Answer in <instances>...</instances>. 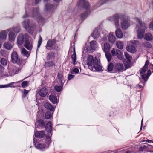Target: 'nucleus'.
<instances>
[{
  "label": "nucleus",
  "instance_id": "obj_1",
  "mask_svg": "<svg viewBox=\"0 0 153 153\" xmlns=\"http://www.w3.org/2000/svg\"><path fill=\"white\" fill-rule=\"evenodd\" d=\"M52 128L51 122L50 121H48L46 123L45 127L46 130L48 134V136H46V139L42 142H35V139L34 138H33V143L37 149L40 150H43L48 147L49 144L51 141V132Z\"/></svg>",
  "mask_w": 153,
  "mask_h": 153
},
{
  "label": "nucleus",
  "instance_id": "obj_2",
  "mask_svg": "<svg viewBox=\"0 0 153 153\" xmlns=\"http://www.w3.org/2000/svg\"><path fill=\"white\" fill-rule=\"evenodd\" d=\"M87 65L89 68L93 71H100L102 70V67L98 59L92 55L88 56Z\"/></svg>",
  "mask_w": 153,
  "mask_h": 153
},
{
  "label": "nucleus",
  "instance_id": "obj_3",
  "mask_svg": "<svg viewBox=\"0 0 153 153\" xmlns=\"http://www.w3.org/2000/svg\"><path fill=\"white\" fill-rule=\"evenodd\" d=\"M32 0H27V3L25 4V13L23 16V18H25L27 17H31L34 18L38 15L39 14V9L38 8H33L31 7L30 1Z\"/></svg>",
  "mask_w": 153,
  "mask_h": 153
},
{
  "label": "nucleus",
  "instance_id": "obj_4",
  "mask_svg": "<svg viewBox=\"0 0 153 153\" xmlns=\"http://www.w3.org/2000/svg\"><path fill=\"white\" fill-rule=\"evenodd\" d=\"M22 25L27 32L31 34L33 33L35 27L34 23L31 22L29 19H25Z\"/></svg>",
  "mask_w": 153,
  "mask_h": 153
},
{
  "label": "nucleus",
  "instance_id": "obj_5",
  "mask_svg": "<svg viewBox=\"0 0 153 153\" xmlns=\"http://www.w3.org/2000/svg\"><path fill=\"white\" fill-rule=\"evenodd\" d=\"M135 20L138 23L140 26L138 27L137 31V37L138 38L141 39L143 38L145 30L146 28V25L144 23L142 22L138 18H136Z\"/></svg>",
  "mask_w": 153,
  "mask_h": 153
},
{
  "label": "nucleus",
  "instance_id": "obj_6",
  "mask_svg": "<svg viewBox=\"0 0 153 153\" xmlns=\"http://www.w3.org/2000/svg\"><path fill=\"white\" fill-rule=\"evenodd\" d=\"M12 62L14 63H16L18 65H24L26 63L25 60L18 58L17 52L13 51L11 54Z\"/></svg>",
  "mask_w": 153,
  "mask_h": 153
},
{
  "label": "nucleus",
  "instance_id": "obj_7",
  "mask_svg": "<svg viewBox=\"0 0 153 153\" xmlns=\"http://www.w3.org/2000/svg\"><path fill=\"white\" fill-rule=\"evenodd\" d=\"M149 64V62L148 61H146L145 62L144 66L142 68L140 72V74L142 78L145 81V82L147 80L148 78L151 74V72L149 70L148 71L147 73H145L147 69Z\"/></svg>",
  "mask_w": 153,
  "mask_h": 153
},
{
  "label": "nucleus",
  "instance_id": "obj_8",
  "mask_svg": "<svg viewBox=\"0 0 153 153\" xmlns=\"http://www.w3.org/2000/svg\"><path fill=\"white\" fill-rule=\"evenodd\" d=\"M19 67H16L14 65L9 64L8 65L7 69L9 74L12 76L18 74L22 69L24 65H19Z\"/></svg>",
  "mask_w": 153,
  "mask_h": 153
},
{
  "label": "nucleus",
  "instance_id": "obj_9",
  "mask_svg": "<svg viewBox=\"0 0 153 153\" xmlns=\"http://www.w3.org/2000/svg\"><path fill=\"white\" fill-rule=\"evenodd\" d=\"M29 36L27 34L19 35L17 38V44L19 48L22 46L25 42V40L27 38H29Z\"/></svg>",
  "mask_w": 153,
  "mask_h": 153
},
{
  "label": "nucleus",
  "instance_id": "obj_10",
  "mask_svg": "<svg viewBox=\"0 0 153 153\" xmlns=\"http://www.w3.org/2000/svg\"><path fill=\"white\" fill-rule=\"evenodd\" d=\"M79 8H83L85 10H88L90 8V4L86 0H80L77 4Z\"/></svg>",
  "mask_w": 153,
  "mask_h": 153
},
{
  "label": "nucleus",
  "instance_id": "obj_11",
  "mask_svg": "<svg viewBox=\"0 0 153 153\" xmlns=\"http://www.w3.org/2000/svg\"><path fill=\"white\" fill-rule=\"evenodd\" d=\"M119 19H120V13L115 14L113 16H110L108 18L110 21H114L116 28H118L119 26Z\"/></svg>",
  "mask_w": 153,
  "mask_h": 153
},
{
  "label": "nucleus",
  "instance_id": "obj_12",
  "mask_svg": "<svg viewBox=\"0 0 153 153\" xmlns=\"http://www.w3.org/2000/svg\"><path fill=\"white\" fill-rule=\"evenodd\" d=\"M125 56L127 59L126 62L124 63L125 65L126 68H128L130 67L131 65L132 57L127 53H125Z\"/></svg>",
  "mask_w": 153,
  "mask_h": 153
},
{
  "label": "nucleus",
  "instance_id": "obj_13",
  "mask_svg": "<svg viewBox=\"0 0 153 153\" xmlns=\"http://www.w3.org/2000/svg\"><path fill=\"white\" fill-rule=\"evenodd\" d=\"M111 53L113 56H117L119 59H122L123 58V56L120 50L117 48H113L111 51Z\"/></svg>",
  "mask_w": 153,
  "mask_h": 153
},
{
  "label": "nucleus",
  "instance_id": "obj_14",
  "mask_svg": "<svg viewBox=\"0 0 153 153\" xmlns=\"http://www.w3.org/2000/svg\"><path fill=\"white\" fill-rule=\"evenodd\" d=\"M128 45L126 48H136L139 45V42L137 40H132L128 42Z\"/></svg>",
  "mask_w": 153,
  "mask_h": 153
},
{
  "label": "nucleus",
  "instance_id": "obj_15",
  "mask_svg": "<svg viewBox=\"0 0 153 153\" xmlns=\"http://www.w3.org/2000/svg\"><path fill=\"white\" fill-rule=\"evenodd\" d=\"M57 7V5H52L49 3H47L45 6V9L46 11L51 12V13L53 11L56 9Z\"/></svg>",
  "mask_w": 153,
  "mask_h": 153
},
{
  "label": "nucleus",
  "instance_id": "obj_16",
  "mask_svg": "<svg viewBox=\"0 0 153 153\" xmlns=\"http://www.w3.org/2000/svg\"><path fill=\"white\" fill-rule=\"evenodd\" d=\"M123 65L122 63H117L115 64L114 69L116 71L120 72L123 71Z\"/></svg>",
  "mask_w": 153,
  "mask_h": 153
},
{
  "label": "nucleus",
  "instance_id": "obj_17",
  "mask_svg": "<svg viewBox=\"0 0 153 153\" xmlns=\"http://www.w3.org/2000/svg\"><path fill=\"white\" fill-rule=\"evenodd\" d=\"M29 38H27L25 40L23 45L25 48H33V46L32 41L30 40Z\"/></svg>",
  "mask_w": 153,
  "mask_h": 153
},
{
  "label": "nucleus",
  "instance_id": "obj_18",
  "mask_svg": "<svg viewBox=\"0 0 153 153\" xmlns=\"http://www.w3.org/2000/svg\"><path fill=\"white\" fill-rule=\"evenodd\" d=\"M110 48H103V51L105 52V56L107 59L108 62L111 61V56L110 53Z\"/></svg>",
  "mask_w": 153,
  "mask_h": 153
},
{
  "label": "nucleus",
  "instance_id": "obj_19",
  "mask_svg": "<svg viewBox=\"0 0 153 153\" xmlns=\"http://www.w3.org/2000/svg\"><path fill=\"white\" fill-rule=\"evenodd\" d=\"M108 39L110 43L113 44L116 41V38L113 33L110 32L108 36Z\"/></svg>",
  "mask_w": 153,
  "mask_h": 153
},
{
  "label": "nucleus",
  "instance_id": "obj_20",
  "mask_svg": "<svg viewBox=\"0 0 153 153\" xmlns=\"http://www.w3.org/2000/svg\"><path fill=\"white\" fill-rule=\"evenodd\" d=\"M7 34V32L4 31H3L0 32V41L3 42L6 39Z\"/></svg>",
  "mask_w": 153,
  "mask_h": 153
},
{
  "label": "nucleus",
  "instance_id": "obj_21",
  "mask_svg": "<svg viewBox=\"0 0 153 153\" xmlns=\"http://www.w3.org/2000/svg\"><path fill=\"white\" fill-rule=\"evenodd\" d=\"M48 92V91L46 88L44 87L41 88L39 92V94L42 97L45 96Z\"/></svg>",
  "mask_w": 153,
  "mask_h": 153
},
{
  "label": "nucleus",
  "instance_id": "obj_22",
  "mask_svg": "<svg viewBox=\"0 0 153 153\" xmlns=\"http://www.w3.org/2000/svg\"><path fill=\"white\" fill-rule=\"evenodd\" d=\"M129 21H124L121 23V27L122 29L126 30L130 26V23Z\"/></svg>",
  "mask_w": 153,
  "mask_h": 153
},
{
  "label": "nucleus",
  "instance_id": "obj_23",
  "mask_svg": "<svg viewBox=\"0 0 153 153\" xmlns=\"http://www.w3.org/2000/svg\"><path fill=\"white\" fill-rule=\"evenodd\" d=\"M56 42V40L54 39H49L47 41L46 46V47H51L55 45Z\"/></svg>",
  "mask_w": 153,
  "mask_h": 153
},
{
  "label": "nucleus",
  "instance_id": "obj_24",
  "mask_svg": "<svg viewBox=\"0 0 153 153\" xmlns=\"http://www.w3.org/2000/svg\"><path fill=\"white\" fill-rule=\"evenodd\" d=\"M92 37H93L94 39H96L100 36V33L98 31L97 29H95L93 31L91 34Z\"/></svg>",
  "mask_w": 153,
  "mask_h": 153
},
{
  "label": "nucleus",
  "instance_id": "obj_25",
  "mask_svg": "<svg viewBox=\"0 0 153 153\" xmlns=\"http://www.w3.org/2000/svg\"><path fill=\"white\" fill-rule=\"evenodd\" d=\"M120 19L123 21H129L130 19L129 16L124 13H120Z\"/></svg>",
  "mask_w": 153,
  "mask_h": 153
},
{
  "label": "nucleus",
  "instance_id": "obj_26",
  "mask_svg": "<svg viewBox=\"0 0 153 153\" xmlns=\"http://www.w3.org/2000/svg\"><path fill=\"white\" fill-rule=\"evenodd\" d=\"M50 101L53 104H57L58 100L56 97L53 95H51L49 97Z\"/></svg>",
  "mask_w": 153,
  "mask_h": 153
},
{
  "label": "nucleus",
  "instance_id": "obj_27",
  "mask_svg": "<svg viewBox=\"0 0 153 153\" xmlns=\"http://www.w3.org/2000/svg\"><path fill=\"white\" fill-rule=\"evenodd\" d=\"M115 34L117 37L121 38L123 37V33L120 28H117L115 31Z\"/></svg>",
  "mask_w": 153,
  "mask_h": 153
},
{
  "label": "nucleus",
  "instance_id": "obj_28",
  "mask_svg": "<svg viewBox=\"0 0 153 153\" xmlns=\"http://www.w3.org/2000/svg\"><path fill=\"white\" fill-rule=\"evenodd\" d=\"M71 58L73 64L74 65L76 64V55L75 48H73V53L72 55Z\"/></svg>",
  "mask_w": 153,
  "mask_h": 153
},
{
  "label": "nucleus",
  "instance_id": "obj_29",
  "mask_svg": "<svg viewBox=\"0 0 153 153\" xmlns=\"http://www.w3.org/2000/svg\"><path fill=\"white\" fill-rule=\"evenodd\" d=\"M37 20L40 25H42L45 22V19L41 16H38L37 18Z\"/></svg>",
  "mask_w": 153,
  "mask_h": 153
},
{
  "label": "nucleus",
  "instance_id": "obj_30",
  "mask_svg": "<svg viewBox=\"0 0 153 153\" xmlns=\"http://www.w3.org/2000/svg\"><path fill=\"white\" fill-rule=\"evenodd\" d=\"M44 132L43 131H38L35 132L34 135L37 137H43L44 136Z\"/></svg>",
  "mask_w": 153,
  "mask_h": 153
},
{
  "label": "nucleus",
  "instance_id": "obj_31",
  "mask_svg": "<svg viewBox=\"0 0 153 153\" xmlns=\"http://www.w3.org/2000/svg\"><path fill=\"white\" fill-rule=\"evenodd\" d=\"M21 52L22 55L25 56L27 57H28L30 54V52L28 51L25 48H22Z\"/></svg>",
  "mask_w": 153,
  "mask_h": 153
},
{
  "label": "nucleus",
  "instance_id": "obj_32",
  "mask_svg": "<svg viewBox=\"0 0 153 153\" xmlns=\"http://www.w3.org/2000/svg\"><path fill=\"white\" fill-rule=\"evenodd\" d=\"M44 106L46 108L50 110L51 111H54V108L51 104L48 102H46L44 104Z\"/></svg>",
  "mask_w": 153,
  "mask_h": 153
},
{
  "label": "nucleus",
  "instance_id": "obj_33",
  "mask_svg": "<svg viewBox=\"0 0 153 153\" xmlns=\"http://www.w3.org/2000/svg\"><path fill=\"white\" fill-rule=\"evenodd\" d=\"M90 13V11H87L84 13H81V20H84L88 16L89 14Z\"/></svg>",
  "mask_w": 153,
  "mask_h": 153
},
{
  "label": "nucleus",
  "instance_id": "obj_34",
  "mask_svg": "<svg viewBox=\"0 0 153 153\" xmlns=\"http://www.w3.org/2000/svg\"><path fill=\"white\" fill-rule=\"evenodd\" d=\"M57 77L59 82L62 86L63 85V82L62 81L63 79V76L62 73L61 72H58Z\"/></svg>",
  "mask_w": 153,
  "mask_h": 153
},
{
  "label": "nucleus",
  "instance_id": "obj_35",
  "mask_svg": "<svg viewBox=\"0 0 153 153\" xmlns=\"http://www.w3.org/2000/svg\"><path fill=\"white\" fill-rule=\"evenodd\" d=\"M8 35L9 41L11 42L14 41L15 38L14 34L12 32H10Z\"/></svg>",
  "mask_w": 153,
  "mask_h": 153
},
{
  "label": "nucleus",
  "instance_id": "obj_36",
  "mask_svg": "<svg viewBox=\"0 0 153 153\" xmlns=\"http://www.w3.org/2000/svg\"><path fill=\"white\" fill-rule=\"evenodd\" d=\"M145 39L147 41H151L153 39V36L150 33H146L145 35Z\"/></svg>",
  "mask_w": 153,
  "mask_h": 153
},
{
  "label": "nucleus",
  "instance_id": "obj_37",
  "mask_svg": "<svg viewBox=\"0 0 153 153\" xmlns=\"http://www.w3.org/2000/svg\"><path fill=\"white\" fill-rule=\"evenodd\" d=\"M54 58V55L53 53H50L48 54L47 59L48 60H51Z\"/></svg>",
  "mask_w": 153,
  "mask_h": 153
},
{
  "label": "nucleus",
  "instance_id": "obj_38",
  "mask_svg": "<svg viewBox=\"0 0 153 153\" xmlns=\"http://www.w3.org/2000/svg\"><path fill=\"white\" fill-rule=\"evenodd\" d=\"M114 68L113 64L112 62L109 63L108 66L107 70L109 72L111 71Z\"/></svg>",
  "mask_w": 153,
  "mask_h": 153
},
{
  "label": "nucleus",
  "instance_id": "obj_39",
  "mask_svg": "<svg viewBox=\"0 0 153 153\" xmlns=\"http://www.w3.org/2000/svg\"><path fill=\"white\" fill-rule=\"evenodd\" d=\"M124 44L121 41H117L116 43V45L117 48H123Z\"/></svg>",
  "mask_w": 153,
  "mask_h": 153
},
{
  "label": "nucleus",
  "instance_id": "obj_40",
  "mask_svg": "<svg viewBox=\"0 0 153 153\" xmlns=\"http://www.w3.org/2000/svg\"><path fill=\"white\" fill-rule=\"evenodd\" d=\"M53 113L50 111H48L45 113V118L47 119H51L52 117Z\"/></svg>",
  "mask_w": 153,
  "mask_h": 153
},
{
  "label": "nucleus",
  "instance_id": "obj_41",
  "mask_svg": "<svg viewBox=\"0 0 153 153\" xmlns=\"http://www.w3.org/2000/svg\"><path fill=\"white\" fill-rule=\"evenodd\" d=\"M55 64L52 61H48L45 62V67H51L54 65Z\"/></svg>",
  "mask_w": 153,
  "mask_h": 153
},
{
  "label": "nucleus",
  "instance_id": "obj_42",
  "mask_svg": "<svg viewBox=\"0 0 153 153\" xmlns=\"http://www.w3.org/2000/svg\"><path fill=\"white\" fill-rule=\"evenodd\" d=\"M96 42L95 41L93 40L91 41L90 42V48L89 47H84V48H95V46L96 45Z\"/></svg>",
  "mask_w": 153,
  "mask_h": 153
},
{
  "label": "nucleus",
  "instance_id": "obj_43",
  "mask_svg": "<svg viewBox=\"0 0 153 153\" xmlns=\"http://www.w3.org/2000/svg\"><path fill=\"white\" fill-rule=\"evenodd\" d=\"M14 82H11L7 85H0V88H6L10 87H11V85H13Z\"/></svg>",
  "mask_w": 153,
  "mask_h": 153
},
{
  "label": "nucleus",
  "instance_id": "obj_44",
  "mask_svg": "<svg viewBox=\"0 0 153 153\" xmlns=\"http://www.w3.org/2000/svg\"><path fill=\"white\" fill-rule=\"evenodd\" d=\"M63 86V85L62 86L61 85V86H56L54 87L55 90L57 92H59L62 90V88Z\"/></svg>",
  "mask_w": 153,
  "mask_h": 153
},
{
  "label": "nucleus",
  "instance_id": "obj_45",
  "mask_svg": "<svg viewBox=\"0 0 153 153\" xmlns=\"http://www.w3.org/2000/svg\"><path fill=\"white\" fill-rule=\"evenodd\" d=\"M95 50L94 48H84L83 51V53H85L87 52H88L89 53H91L92 52Z\"/></svg>",
  "mask_w": 153,
  "mask_h": 153
},
{
  "label": "nucleus",
  "instance_id": "obj_46",
  "mask_svg": "<svg viewBox=\"0 0 153 153\" xmlns=\"http://www.w3.org/2000/svg\"><path fill=\"white\" fill-rule=\"evenodd\" d=\"M79 72V70L77 68H74L70 72V73L71 74H73L74 73L75 74H77Z\"/></svg>",
  "mask_w": 153,
  "mask_h": 153
},
{
  "label": "nucleus",
  "instance_id": "obj_47",
  "mask_svg": "<svg viewBox=\"0 0 153 153\" xmlns=\"http://www.w3.org/2000/svg\"><path fill=\"white\" fill-rule=\"evenodd\" d=\"M4 48H12L13 46L9 42H5L4 44Z\"/></svg>",
  "mask_w": 153,
  "mask_h": 153
},
{
  "label": "nucleus",
  "instance_id": "obj_48",
  "mask_svg": "<svg viewBox=\"0 0 153 153\" xmlns=\"http://www.w3.org/2000/svg\"><path fill=\"white\" fill-rule=\"evenodd\" d=\"M0 62L1 64L4 66L6 65L7 62V60L4 58L1 59V60Z\"/></svg>",
  "mask_w": 153,
  "mask_h": 153
},
{
  "label": "nucleus",
  "instance_id": "obj_49",
  "mask_svg": "<svg viewBox=\"0 0 153 153\" xmlns=\"http://www.w3.org/2000/svg\"><path fill=\"white\" fill-rule=\"evenodd\" d=\"M39 125L41 127H44L45 126V123L44 121L42 120H39Z\"/></svg>",
  "mask_w": 153,
  "mask_h": 153
},
{
  "label": "nucleus",
  "instance_id": "obj_50",
  "mask_svg": "<svg viewBox=\"0 0 153 153\" xmlns=\"http://www.w3.org/2000/svg\"><path fill=\"white\" fill-rule=\"evenodd\" d=\"M126 50L132 53L136 52L137 51L136 48H126Z\"/></svg>",
  "mask_w": 153,
  "mask_h": 153
},
{
  "label": "nucleus",
  "instance_id": "obj_51",
  "mask_svg": "<svg viewBox=\"0 0 153 153\" xmlns=\"http://www.w3.org/2000/svg\"><path fill=\"white\" fill-rule=\"evenodd\" d=\"M42 41V38L41 37H40L38 42L37 48H39L40 47V46L41 44Z\"/></svg>",
  "mask_w": 153,
  "mask_h": 153
},
{
  "label": "nucleus",
  "instance_id": "obj_52",
  "mask_svg": "<svg viewBox=\"0 0 153 153\" xmlns=\"http://www.w3.org/2000/svg\"><path fill=\"white\" fill-rule=\"evenodd\" d=\"M28 82L27 81H24L22 83L21 85L23 88H25L27 86Z\"/></svg>",
  "mask_w": 153,
  "mask_h": 153
},
{
  "label": "nucleus",
  "instance_id": "obj_53",
  "mask_svg": "<svg viewBox=\"0 0 153 153\" xmlns=\"http://www.w3.org/2000/svg\"><path fill=\"white\" fill-rule=\"evenodd\" d=\"M74 76V75H73L71 74H69L68 76V80H70L73 79Z\"/></svg>",
  "mask_w": 153,
  "mask_h": 153
},
{
  "label": "nucleus",
  "instance_id": "obj_54",
  "mask_svg": "<svg viewBox=\"0 0 153 153\" xmlns=\"http://www.w3.org/2000/svg\"><path fill=\"white\" fill-rule=\"evenodd\" d=\"M149 27L151 30H153V20L149 24Z\"/></svg>",
  "mask_w": 153,
  "mask_h": 153
},
{
  "label": "nucleus",
  "instance_id": "obj_55",
  "mask_svg": "<svg viewBox=\"0 0 153 153\" xmlns=\"http://www.w3.org/2000/svg\"><path fill=\"white\" fill-rule=\"evenodd\" d=\"M104 48H110V44L107 42H105L104 43Z\"/></svg>",
  "mask_w": 153,
  "mask_h": 153
},
{
  "label": "nucleus",
  "instance_id": "obj_56",
  "mask_svg": "<svg viewBox=\"0 0 153 153\" xmlns=\"http://www.w3.org/2000/svg\"><path fill=\"white\" fill-rule=\"evenodd\" d=\"M13 30L16 33H18L20 32V29L19 27H16L13 29Z\"/></svg>",
  "mask_w": 153,
  "mask_h": 153
},
{
  "label": "nucleus",
  "instance_id": "obj_57",
  "mask_svg": "<svg viewBox=\"0 0 153 153\" xmlns=\"http://www.w3.org/2000/svg\"><path fill=\"white\" fill-rule=\"evenodd\" d=\"M145 45L146 46V48H151L152 47L150 43L149 42H146V43Z\"/></svg>",
  "mask_w": 153,
  "mask_h": 153
},
{
  "label": "nucleus",
  "instance_id": "obj_58",
  "mask_svg": "<svg viewBox=\"0 0 153 153\" xmlns=\"http://www.w3.org/2000/svg\"><path fill=\"white\" fill-rule=\"evenodd\" d=\"M29 91V90H27L25 89L24 90V97H25V95L28 93Z\"/></svg>",
  "mask_w": 153,
  "mask_h": 153
},
{
  "label": "nucleus",
  "instance_id": "obj_59",
  "mask_svg": "<svg viewBox=\"0 0 153 153\" xmlns=\"http://www.w3.org/2000/svg\"><path fill=\"white\" fill-rule=\"evenodd\" d=\"M70 48H75V42H74L73 43V45H72V44H71L70 45Z\"/></svg>",
  "mask_w": 153,
  "mask_h": 153
},
{
  "label": "nucleus",
  "instance_id": "obj_60",
  "mask_svg": "<svg viewBox=\"0 0 153 153\" xmlns=\"http://www.w3.org/2000/svg\"><path fill=\"white\" fill-rule=\"evenodd\" d=\"M149 66L150 68L152 71V72H153V65L150 64Z\"/></svg>",
  "mask_w": 153,
  "mask_h": 153
},
{
  "label": "nucleus",
  "instance_id": "obj_61",
  "mask_svg": "<svg viewBox=\"0 0 153 153\" xmlns=\"http://www.w3.org/2000/svg\"><path fill=\"white\" fill-rule=\"evenodd\" d=\"M4 68L3 67L0 66V72H2L4 70Z\"/></svg>",
  "mask_w": 153,
  "mask_h": 153
},
{
  "label": "nucleus",
  "instance_id": "obj_62",
  "mask_svg": "<svg viewBox=\"0 0 153 153\" xmlns=\"http://www.w3.org/2000/svg\"><path fill=\"white\" fill-rule=\"evenodd\" d=\"M35 1L36 4H37L41 1V0H35Z\"/></svg>",
  "mask_w": 153,
  "mask_h": 153
},
{
  "label": "nucleus",
  "instance_id": "obj_63",
  "mask_svg": "<svg viewBox=\"0 0 153 153\" xmlns=\"http://www.w3.org/2000/svg\"><path fill=\"white\" fill-rule=\"evenodd\" d=\"M143 118L142 119V120H141V128H140V130H141L142 129V125H143Z\"/></svg>",
  "mask_w": 153,
  "mask_h": 153
},
{
  "label": "nucleus",
  "instance_id": "obj_64",
  "mask_svg": "<svg viewBox=\"0 0 153 153\" xmlns=\"http://www.w3.org/2000/svg\"><path fill=\"white\" fill-rule=\"evenodd\" d=\"M137 87L139 88H142V86L141 85H138L137 86Z\"/></svg>",
  "mask_w": 153,
  "mask_h": 153
}]
</instances>
